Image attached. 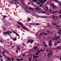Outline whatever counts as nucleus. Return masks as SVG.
Returning a JSON list of instances; mask_svg holds the SVG:
<instances>
[{"label": "nucleus", "mask_w": 61, "mask_h": 61, "mask_svg": "<svg viewBox=\"0 0 61 61\" xmlns=\"http://www.w3.org/2000/svg\"><path fill=\"white\" fill-rule=\"evenodd\" d=\"M51 55H52L50 54V52H49L47 54V56L49 58V57H51Z\"/></svg>", "instance_id": "nucleus-4"}, {"label": "nucleus", "mask_w": 61, "mask_h": 61, "mask_svg": "<svg viewBox=\"0 0 61 61\" xmlns=\"http://www.w3.org/2000/svg\"><path fill=\"white\" fill-rule=\"evenodd\" d=\"M14 2H15V3H16V0H14Z\"/></svg>", "instance_id": "nucleus-50"}, {"label": "nucleus", "mask_w": 61, "mask_h": 61, "mask_svg": "<svg viewBox=\"0 0 61 61\" xmlns=\"http://www.w3.org/2000/svg\"><path fill=\"white\" fill-rule=\"evenodd\" d=\"M17 23L19 24V25H20L22 27H23V29H25V30H27V31H28V32L29 31V30H28V29L27 28L25 27H24V25H23L21 23V22L17 21Z\"/></svg>", "instance_id": "nucleus-1"}, {"label": "nucleus", "mask_w": 61, "mask_h": 61, "mask_svg": "<svg viewBox=\"0 0 61 61\" xmlns=\"http://www.w3.org/2000/svg\"><path fill=\"white\" fill-rule=\"evenodd\" d=\"M29 42H30V40H29L28 41H27V43H29Z\"/></svg>", "instance_id": "nucleus-34"}, {"label": "nucleus", "mask_w": 61, "mask_h": 61, "mask_svg": "<svg viewBox=\"0 0 61 61\" xmlns=\"http://www.w3.org/2000/svg\"><path fill=\"white\" fill-rule=\"evenodd\" d=\"M43 49H42L41 50H40V51H43Z\"/></svg>", "instance_id": "nucleus-41"}, {"label": "nucleus", "mask_w": 61, "mask_h": 61, "mask_svg": "<svg viewBox=\"0 0 61 61\" xmlns=\"http://www.w3.org/2000/svg\"><path fill=\"white\" fill-rule=\"evenodd\" d=\"M58 34L59 35H60V36L61 35V33H60V31H59L58 32Z\"/></svg>", "instance_id": "nucleus-14"}, {"label": "nucleus", "mask_w": 61, "mask_h": 61, "mask_svg": "<svg viewBox=\"0 0 61 61\" xmlns=\"http://www.w3.org/2000/svg\"><path fill=\"white\" fill-rule=\"evenodd\" d=\"M58 49H60L61 47L60 46H58L57 47Z\"/></svg>", "instance_id": "nucleus-26"}, {"label": "nucleus", "mask_w": 61, "mask_h": 61, "mask_svg": "<svg viewBox=\"0 0 61 61\" xmlns=\"http://www.w3.org/2000/svg\"><path fill=\"white\" fill-rule=\"evenodd\" d=\"M0 57H1V58H3V57H2V56L1 54H0Z\"/></svg>", "instance_id": "nucleus-38"}, {"label": "nucleus", "mask_w": 61, "mask_h": 61, "mask_svg": "<svg viewBox=\"0 0 61 61\" xmlns=\"http://www.w3.org/2000/svg\"><path fill=\"white\" fill-rule=\"evenodd\" d=\"M30 24V25H33V23H31Z\"/></svg>", "instance_id": "nucleus-54"}, {"label": "nucleus", "mask_w": 61, "mask_h": 61, "mask_svg": "<svg viewBox=\"0 0 61 61\" xmlns=\"http://www.w3.org/2000/svg\"><path fill=\"white\" fill-rule=\"evenodd\" d=\"M17 27L18 28H20V26L19 25H17Z\"/></svg>", "instance_id": "nucleus-36"}, {"label": "nucleus", "mask_w": 61, "mask_h": 61, "mask_svg": "<svg viewBox=\"0 0 61 61\" xmlns=\"http://www.w3.org/2000/svg\"><path fill=\"white\" fill-rule=\"evenodd\" d=\"M4 34H5L6 35H7V33H6L5 32H4Z\"/></svg>", "instance_id": "nucleus-49"}, {"label": "nucleus", "mask_w": 61, "mask_h": 61, "mask_svg": "<svg viewBox=\"0 0 61 61\" xmlns=\"http://www.w3.org/2000/svg\"><path fill=\"white\" fill-rule=\"evenodd\" d=\"M11 3H13V4H16V3H14V2H12V1H11Z\"/></svg>", "instance_id": "nucleus-30"}, {"label": "nucleus", "mask_w": 61, "mask_h": 61, "mask_svg": "<svg viewBox=\"0 0 61 61\" xmlns=\"http://www.w3.org/2000/svg\"><path fill=\"white\" fill-rule=\"evenodd\" d=\"M25 56V54H24L23 55V56H22L23 57H24V56Z\"/></svg>", "instance_id": "nucleus-58"}, {"label": "nucleus", "mask_w": 61, "mask_h": 61, "mask_svg": "<svg viewBox=\"0 0 61 61\" xmlns=\"http://www.w3.org/2000/svg\"><path fill=\"white\" fill-rule=\"evenodd\" d=\"M42 34H44V35L46 36V35H48V34L44 32H42Z\"/></svg>", "instance_id": "nucleus-5"}, {"label": "nucleus", "mask_w": 61, "mask_h": 61, "mask_svg": "<svg viewBox=\"0 0 61 61\" xmlns=\"http://www.w3.org/2000/svg\"><path fill=\"white\" fill-rule=\"evenodd\" d=\"M11 60L12 61H14V58H12L11 59Z\"/></svg>", "instance_id": "nucleus-18"}, {"label": "nucleus", "mask_w": 61, "mask_h": 61, "mask_svg": "<svg viewBox=\"0 0 61 61\" xmlns=\"http://www.w3.org/2000/svg\"><path fill=\"white\" fill-rule=\"evenodd\" d=\"M2 55L4 56H5V55L4 54H2Z\"/></svg>", "instance_id": "nucleus-44"}, {"label": "nucleus", "mask_w": 61, "mask_h": 61, "mask_svg": "<svg viewBox=\"0 0 61 61\" xmlns=\"http://www.w3.org/2000/svg\"><path fill=\"white\" fill-rule=\"evenodd\" d=\"M41 0H38V1H40ZM44 0V1H41L40 2H37V4H39L40 3H41L42 4H43L44 3V2H45V1H46L47 0Z\"/></svg>", "instance_id": "nucleus-2"}, {"label": "nucleus", "mask_w": 61, "mask_h": 61, "mask_svg": "<svg viewBox=\"0 0 61 61\" xmlns=\"http://www.w3.org/2000/svg\"><path fill=\"white\" fill-rule=\"evenodd\" d=\"M44 46H45V47H47V45H46V44H45V45H44Z\"/></svg>", "instance_id": "nucleus-28"}, {"label": "nucleus", "mask_w": 61, "mask_h": 61, "mask_svg": "<svg viewBox=\"0 0 61 61\" xmlns=\"http://www.w3.org/2000/svg\"><path fill=\"white\" fill-rule=\"evenodd\" d=\"M43 5V4H40V6H42Z\"/></svg>", "instance_id": "nucleus-39"}, {"label": "nucleus", "mask_w": 61, "mask_h": 61, "mask_svg": "<svg viewBox=\"0 0 61 61\" xmlns=\"http://www.w3.org/2000/svg\"><path fill=\"white\" fill-rule=\"evenodd\" d=\"M49 11H50V12H51V10L50 9L49 10Z\"/></svg>", "instance_id": "nucleus-59"}, {"label": "nucleus", "mask_w": 61, "mask_h": 61, "mask_svg": "<svg viewBox=\"0 0 61 61\" xmlns=\"http://www.w3.org/2000/svg\"><path fill=\"white\" fill-rule=\"evenodd\" d=\"M30 42L31 44H32L33 42H34V41L32 40H30Z\"/></svg>", "instance_id": "nucleus-7"}, {"label": "nucleus", "mask_w": 61, "mask_h": 61, "mask_svg": "<svg viewBox=\"0 0 61 61\" xmlns=\"http://www.w3.org/2000/svg\"><path fill=\"white\" fill-rule=\"evenodd\" d=\"M59 14L61 13V10H60V11L58 13Z\"/></svg>", "instance_id": "nucleus-40"}, {"label": "nucleus", "mask_w": 61, "mask_h": 61, "mask_svg": "<svg viewBox=\"0 0 61 61\" xmlns=\"http://www.w3.org/2000/svg\"><path fill=\"white\" fill-rule=\"evenodd\" d=\"M53 18H55V17H56V16L54 15L53 16Z\"/></svg>", "instance_id": "nucleus-53"}, {"label": "nucleus", "mask_w": 61, "mask_h": 61, "mask_svg": "<svg viewBox=\"0 0 61 61\" xmlns=\"http://www.w3.org/2000/svg\"><path fill=\"white\" fill-rule=\"evenodd\" d=\"M58 11H55V13H57V12H58Z\"/></svg>", "instance_id": "nucleus-57"}, {"label": "nucleus", "mask_w": 61, "mask_h": 61, "mask_svg": "<svg viewBox=\"0 0 61 61\" xmlns=\"http://www.w3.org/2000/svg\"><path fill=\"white\" fill-rule=\"evenodd\" d=\"M40 36H43V34L42 33H41L40 34Z\"/></svg>", "instance_id": "nucleus-24"}, {"label": "nucleus", "mask_w": 61, "mask_h": 61, "mask_svg": "<svg viewBox=\"0 0 61 61\" xmlns=\"http://www.w3.org/2000/svg\"><path fill=\"white\" fill-rule=\"evenodd\" d=\"M29 9H30V10H33V9L31 8H29Z\"/></svg>", "instance_id": "nucleus-35"}, {"label": "nucleus", "mask_w": 61, "mask_h": 61, "mask_svg": "<svg viewBox=\"0 0 61 61\" xmlns=\"http://www.w3.org/2000/svg\"><path fill=\"white\" fill-rule=\"evenodd\" d=\"M23 60V59L22 58H21L20 59V60H21V61H22Z\"/></svg>", "instance_id": "nucleus-51"}, {"label": "nucleus", "mask_w": 61, "mask_h": 61, "mask_svg": "<svg viewBox=\"0 0 61 61\" xmlns=\"http://www.w3.org/2000/svg\"><path fill=\"white\" fill-rule=\"evenodd\" d=\"M55 13V11H54L53 12L52 14H54V13Z\"/></svg>", "instance_id": "nucleus-61"}, {"label": "nucleus", "mask_w": 61, "mask_h": 61, "mask_svg": "<svg viewBox=\"0 0 61 61\" xmlns=\"http://www.w3.org/2000/svg\"><path fill=\"white\" fill-rule=\"evenodd\" d=\"M37 52L38 53H40V51H37Z\"/></svg>", "instance_id": "nucleus-56"}, {"label": "nucleus", "mask_w": 61, "mask_h": 61, "mask_svg": "<svg viewBox=\"0 0 61 61\" xmlns=\"http://www.w3.org/2000/svg\"><path fill=\"white\" fill-rule=\"evenodd\" d=\"M55 38H56V39H57L58 38V37L56 36V35H55Z\"/></svg>", "instance_id": "nucleus-12"}, {"label": "nucleus", "mask_w": 61, "mask_h": 61, "mask_svg": "<svg viewBox=\"0 0 61 61\" xmlns=\"http://www.w3.org/2000/svg\"><path fill=\"white\" fill-rule=\"evenodd\" d=\"M53 24L54 25H57V23H53Z\"/></svg>", "instance_id": "nucleus-47"}, {"label": "nucleus", "mask_w": 61, "mask_h": 61, "mask_svg": "<svg viewBox=\"0 0 61 61\" xmlns=\"http://www.w3.org/2000/svg\"><path fill=\"white\" fill-rule=\"evenodd\" d=\"M39 54V53H38V52H36V55H36V56H38Z\"/></svg>", "instance_id": "nucleus-19"}, {"label": "nucleus", "mask_w": 61, "mask_h": 61, "mask_svg": "<svg viewBox=\"0 0 61 61\" xmlns=\"http://www.w3.org/2000/svg\"><path fill=\"white\" fill-rule=\"evenodd\" d=\"M47 33H49V30H47Z\"/></svg>", "instance_id": "nucleus-45"}, {"label": "nucleus", "mask_w": 61, "mask_h": 61, "mask_svg": "<svg viewBox=\"0 0 61 61\" xmlns=\"http://www.w3.org/2000/svg\"><path fill=\"white\" fill-rule=\"evenodd\" d=\"M30 19H31L29 18V17H28V21H30Z\"/></svg>", "instance_id": "nucleus-13"}, {"label": "nucleus", "mask_w": 61, "mask_h": 61, "mask_svg": "<svg viewBox=\"0 0 61 61\" xmlns=\"http://www.w3.org/2000/svg\"><path fill=\"white\" fill-rule=\"evenodd\" d=\"M49 53H50L52 55V54L54 53V52H53V51H50Z\"/></svg>", "instance_id": "nucleus-8"}, {"label": "nucleus", "mask_w": 61, "mask_h": 61, "mask_svg": "<svg viewBox=\"0 0 61 61\" xmlns=\"http://www.w3.org/2000/svg\"><path fill=\"white\" fill-rule=\"evenodd\" d=\"M33 2L34 3L35 2V3H37V0H32Z\"/></svg>", "instance_id": "nucleus-6"}, {"label": "nucleus", "mask_w": 61, "mask_h": 61, "mask_svg": "<svg viewBox=\"0 0 61 61\" xmlns=\"http://www.w3.org/2000/svg\"><path fill=\"white\" fill-rule=\"evenodd\" d=\"M6 33L9 35V36H10V34L9 33V32L8 31H6Z\"/></svg>", "instance_id": "nucleus-23"}, {"label": "nucleus", "mask_w": 61, "mask_h": 61, "mask_svg": "<svg viewBox=\"0 0 61 61\" xmlns=\"http://www.w3.org/2000/svg\"><path fill=\"white\" fill-rule=\"evenodd\" d=\"M39 9H40V8H39V7H37V8H36L35 9V10H39Z\"/></svg>", "instance_id": "nucleus-10"}, {"label": "nucleus", "mask_w": 61, "mask_h": 61, "mask_svg": "<svg viewBox=\"0 0 61 61\" xmlns=\"http://www.w3.org/2000/svg\"><path fill=\"white\" fill-rule=\"evenodd\" d=\"M54 44L55 46H56L57 45V43L56 42H54Z\"/></svg>", "instance_id": "nucleus-11"}, {"label": "nucleus", "mask_w": 61, "mask_h": 61, "mask_svg": "<svg viewBox=\"0 0 61 61\" xmlns=\"http://www.w3.org/2000/svg\"><path fill=\"white\" fill-rule=\"evenodd\" d=\"M13 40H14V41H15L16 40V38H15L14 39H13Z\"/></svg>", "instance_id": "nucleus-20"}, {"label": "nucleus", "mask_w": 61, "mask_h": 61, "mask_svg": "<svg viewBox=\"0 0 61 61\" xmlns=\"http://www.w3.org/2000/svg\"><path fill=\"white\" fill-rule=\"evenodd\" d=\"M43 43L44 44H46V42L45 41H43Z\"/></svg>", "instance_id": "nucleus-42"}, {"label": "nucleus", "mask_w": 61, "mask_h": 61, "mask_svg": "<svg viewBox=\"0 0 61 61\" xmlns=\"http://www.w3.org/2000/svg\"><path fill=\"white\" fill-rule=\"evenodd\" d=\"M17 49H18L19 51H20V48H19V46H17Z\"/></svg>", "instance_id": "nucleus-16"}, {"label": "nucleus", "mask_w": 61, "mask_h": 61, "mask_svg": "<svg viewBox=\"0 0 61 61\" xmlns=\"http://www.w3.org/2000/svg\"><path fill=\"white\" fill-rule=\"evenodd\" d=\"M55 2H56L57 3V2H58V0H55Z\"/></svg>", "instance_id": "nucleus-32"}, {"label": "nucleus", "mask_w": 61, "mask_h": 61, "mask_svg": "<svg viewBox=\"0 0 61 61\" xmlns=\"http://www.w3.org/2000/svg\"><path fill=\"white\" fill-rule=\"evenodd\" d=\"M46 10H48V7H47V6H46Z\"/></svg>", "instance_id": "nucleus-21"}, {"label": "nucleus", "mask_w": 61, "mask_h": 61, "mask_svg": "<svg viewBox=\"0 0 61 61\" xmlns=\"http://www.w3.org/2000/svg\"><path fill=\"white\" fill-rule=\"evenodd\" d=\"M56 27H59V26H56Z\"/></svg>", "instance_id": "nucleus-55"}, {"label": "nucleus", "mask_w": 61, "mask_h": 61, "mask_svg": "<svg viewBox=\"0 0 61 61\" xmlns=\"http://www.w3.org/2000/svg\"><path fill=\"white\" fill-rule=\"evenodd\" d=\"M37 48V46H35L34 48V49H35V50H36V48Z\"/></svg>", "instance_id": "nucleus-17"}, {"label": "nucleus", "mask_w": 61, "mask_h": 61, "mask_svg": "<svg viewBox=\"0 0 61 61\" xmlns=\"http://www.w3.org/2000/svg\"><path fill=\"white\" fill-rule=\"evenodd\" d=\"M18 60V61H20V59H19Z\"/></svg>", "instance_id": "nucleus-63"}, {"label": "nucleus", "mask_w": 61, "mask_h": 61, "mask_svg": "<svg viewBox=\"0 0 61 61\" xmlns=\"http://www.w3.org/2000/svg\"><path fill=\"white\" fill-rule=\"evenodd\" d=\"M46 13V12H43L42 13H43V14H45Z\"/></svg>", "instance_id": "nucleus-46"}, {"label": "nucleus", "mask_w": 61, "mask_h": 61, "mask_svg": "<svg viewBox=\"0 0 61 61\" xmlns=\"http://www.w3.org/2000/svg\"><path fill=\"white\" fill-rule=\"evenodd\" d=\"M3 28L4 31H5V29H6L5 28L3 27Z\"/></svg>", "instance_id": "nucleus-27"}, {"label": "nucleus", "mask_w": 61, "mask_h": 61, "mask_svg": "<svg viewBox=\"0 0 61 61\" xmlns=\"http://www.w3.org/2000/svg\"><path fill=\"white\" fill-rule=\"evenodd\" d=\"M40 23H36V25H40Z\"/></svg>", "instance_id": "nucleus-31"}, {"label": "nucleus", "mask_w": 61, "mask_h": 61, "mask_svg": "<svg viewBox=\"0 0 61 61\" xmlns=\"http://www.w3.org/2000/svg\"><path fill=\"white\" fill-rule=\"evenodd\" d=\"M10 33V34H12V32L10 31H8Z\"/></svg>", "instance_id": "nucleus-37"}, {"label": "nucleus", "mask_w": 61, "mask_h": 61, "mask_svg": "<svg viewBox=\"0 0 61 61\" xmlns=\"http://www.w3.org/2000/svg\"><path fill=\"white\" fill-rule=\"evenodd\" d=\"M29 60L30 61H31V58L29 57Z\"/></svg>", "instance_id": "nucleus-22"}, {"label": "nucleus", "mask_w": 61, "mask_h": 61, "mask_svg": "<svg viewBox=\"0 0 61 61\" xmlns=\"http://www.w3.org/2000/svg\"><path fill=\"white\" fill-rule=\"evenodd\" d=\"M33 57H36L35 56V55H33Z\"/></svg>", "instance_id": "nucleus-62"}, {"label": "nucleus", "mask_w": 61, "mask_h": 61, "mask_svg": "<svg viewBox=\"0 0 61 61\" xmlns=\"http://www.w3.org/2000/svg\"><path fill=\"white\" fill-rule=\"evenodd\" d=\"M41 17H42V18H45V16Z\"/></svg>", "instance_id": "nucleus-64"}, {"label": "nucleus", "mask_w": 61, "mask_h": 61, "mask_svg": "<svg viewBox=\"0 0 61 61\" xmlns=\"http://www.w3.org/2000/svg\"><path fill=\"white\" fill-rule=\"evenodd\" d=\"M16 52L17 53V54H18V50H16Z\"/></svg>", "instance_id": "nucleus-48"}, {"label": "nucleus", "mask_w": 61, "mask_h": 61, "mask_svg": "<svg viewBox=\"0 0 61 61\" xmlns=\"http://www.w3.org/2000/svg\"><path fill=\"white\" fill-rule=\"evenodd\" d=\"M52 6L53 7V8H56V5H53Z\"/></svg>", "instance_id": "nucleus-15"}, {"label": "nucleus", "mask_w": 61, "mask_h": 61, "mask_svg": "<svg viewBox=\"0 0 61 61\" xmlns=\"http://www.w3.org/2000/svg\"><path fill=\"white\" fill-rule=\"evenodd\" d=\"M39 57V56H35V58L36 59L37 58Z\"/></svg>", "instance_id": "nucleus-25"}, {"label": "nucleus", "mask_w": 61, "mask_h": 61, "mask_svg": "<svg viewBox=\"0 0 61 61\" xmlns=\"http://www.w3.org/2000/svg\"><path fill=\"white\" fill-rule=\"evenodd\" d=\"M59 5H60V6H61V3H59Z\"/></svg>", "instance_id": "nucleus-60"}, {"label": "nucleus", "mask_w": 61, "mask_h": 61, "mask_svg": "<svg viewBox=\"0 0 61 61\" xmlns=\"http://www.w3.org/2000/svg\"><path fill=\"white\" fill-rule=\"evenodd\" d=\"M59 17L61 18V15H59Z\"/></svg>", "instance_id": "nucleus-52"}, {"label": "nucleus", "mask_w": 61, "mask_h": 61, "mask_svg": "<svg viewBox=\"0 0 61 61\" xmlns=\"http://www.w3.org/2000/svg\"><path fill=\"white\" fill-rule=\"evenodd\" d=\"M30 2H28V5H30Z\"/></svg>", "instance_id": "nucleus-43"}, {"label": "nucleus", "mask_w": 61, "mask_h": 61, "mask_svg": "<svg viewBox=\"0 0 61 61\" xmlns=\"http://www.w3.org/2000/svg\"><path fill=\"white\" fill-rule=\"evenodd\" d=\"M6 15H4V18H6Z\"/></svg>", "instance_id": "nucleus-33"}, {"label": "nucleus", "mask_w": 61, "mask_h": 61, "mask_svg": "<svg viewBox=\"0 0 61 61\" xmlns=\"http://www.w3.org/2000/svg\"><path fill=\"white\" fill-rule=\"evenodd\" d=\"M14 33H15V34L17 35V36H18L19 37H20V36L16 32H14Z\"/></svg>", "instance_id": "nucleus-9"}, {"label": "nucleus", "mask_w": 61, "mask_h": 61, "mask_svg": "<svg viewBox=\"0 0 61 61\" xmlns=\"http://www.w3.org/2000/svg\"><path fill=\"white\" fill-rule=\"evenodd\" d=\"M51 42H52V41H50L49 42V45L50 46H52V43Z\"/></svg>", "instance_id": "nucleus-3"}, {"label": "nucleus", "mask_w": 61, "mask_h": 61, "mask_svg": "<svg viewBox=\"0 0 61 61\" xmlns=\"http://www.w3.org/2000/svg\"><path fill=\"white\" fill-rule=\"evenodd\" d=\"M5 51H3V55H4L5 54Z\"/></svg>", "instance_id": "nucleus-29"}]
</instances>
